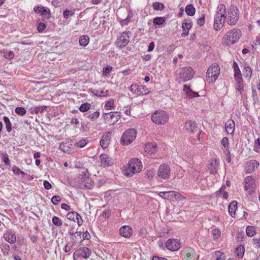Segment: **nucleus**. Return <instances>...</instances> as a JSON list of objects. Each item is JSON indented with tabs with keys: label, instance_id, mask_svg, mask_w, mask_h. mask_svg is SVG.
<instances>
[{
	"label": "nucleus",
	"instance_id": "f257e3e1",
	"mask_svg": "<svg viewBox=\"0 0 260 260\" xmlns=\"http://www.w3.org/2000/svg\"><path fill=\"white\" fill-rule=\"evenodd\" d=\"M218 12L215 15L214 20V29L218 31L223 27L226 17L225 16V7L224 5H219L217 7Z\"/></svg>",
	"mask_w": 260,
	"mask_h": 260
},
{
	"label": "nucleus",
	"instance_id": "f03ea898",
	"mask_svg": "<svg viewBox=\"0 0 260 260\" xmlns=\"http://www.w3.org/2000/svg\"><path fill=\"white\" fill-rule=\"evenodd\" d=\"M242 35L241 31L238 28L231 29L228 31L222 39L224 45L230 46L237 43Z\"/></svg>",
	"mask_w": 260,
	"mask_h": 260
},
{
	"label": "nucleus",
	"instance_id": "7ed1b4c3",
	"mask_svg": "<svg viewBox=\"0 0 260 260\" xmlns=\"http://www.w3.org/2000/svg\"><path fill=\"white\" fill-rule=\"evenodd\" d=\"M142 164L141 160L137 158L131 159L127 166L125 167L124 175L132 176L133 174L138 173L142 170Z\"/></svg>",
	"mask_w": 260,
	"mask_h": 260
},
{
	"label": "nucleus",
	"instance_id": "20e7f679",
	"mask_svg": "<svg viewBox=\"0 0 260 260\" xmlns=\"http://www.w3.org/2000/svg\"><path fill=\"white\" fill-rule=\"evenodd\" d=\"M73 185L80 188L92 189L94 184L91 179L89 177L88 174L83 173V174H80L75 179Z\"/></svg>",
	"mask_w": 260,
	"mask_h": 260
},
{
	"label": "nucleus",
	"instance_id": "39448f33",
	"mask_svg": "<svg viewBox=\"0 0 260 260\" xmlns=\"http://www.w3.org/2000/svg\"><path fill=\"white\" fill-rule=\"evenodd\" d=\"M239 9L235 6H231L228 9L226 15V22L231 25H235L238 21L239 17Z\"/></svg>",
	"mask_w": 260,
	"mask_h": 260
},
{
	"label": "nucleus",
	"instance_id": "423d86ee",
	"mask_svg": "<svg viewBox=\"0 0 260 260\" xmlns=\"http://www.w3.org/2000/svg\"><path fill=\"white\" fill-rule=\"evenodd\" d=\"M178 79L179 82H186L192 78L194 72L190 67H184L180 69L178 71Z\"/></svg>",
	"mask_w": 260,
	"mask_h": 260
},
{
	"label": "nucleus",
	"instance_id": "0eeeda50",
	"mask_svg": "<svg viewBox=\"0 0 260 260\" xmlns=\"http://www.w3.org/2000/svg\"><path fill=\"white\" fill-rule=\"evenodd\" d=\"M220 74V68L217 64H213L208 68L207 72L206 80L207 82H214Z\"/></svg>",
	"mask_w": 260,
	"mask_h": 260
},
{
	"label": "nucleus",
	"instance_id": "6e6552de",
	"mask_svg": "<svg viewBox=\"0 0 260 260\" xmlns=\"http://www.w3.org/2000/svg\"><path fill=\"white\" fill-rule=\"evenodd\" d=\"M151 119L156 124H164L168 121L169 116L164 111L158 110L152 114Z\"/></svg>",
	"mask_w": 260,
	"mask_h": 260
},
{
	"label": "nucleus",
	"instance_id": "1a4fd4ad",
	"mask_svg": "<svg viewBox=\"0 0 260 260\" xmlns=\"http://www.w3.org/2000/svg\"><path fill=\"white\" fill-rule=\"evenodd\" d=\"M244 189L249 194H252L255 190L256 178L251 176H247L244 179Z\"/></svg>",
	"mask_w": 260,
	"mask_h": 260
},
{
	"label": "nucleus",
	"instance_id": "9d476101",
	"mask_svg": "<svg viewBox=\"0 0 260 260\" xmlns=\"http://www.w3.org/2000/svg\"><path fill=\"white\" fill-rule=\"evenodd\" d=\"M137 132L134 128H129L122 135L121 138V143L128 145L131 143L136 138Z\"/></svg>",
	"mask_w": 260,
	"mask_h": 260
},
{
	"label": "nucleus",
	"instance_id": "9b49d317",
	"mask_svg": "<svg viewBox=\"0 0 260 260\" xmlns=\"http://www.w3.org/2000/svg\"><path fill=\"white\" fill-rule=\"evenodd\" d=\"M158 195L164 199L170 200H172L173 198L179 200H182L184 199V197L179 192L174 191L159 192Z\"/></svg>",
	"mask_w": 260,
	"mask_h": 260
},
{
	"label": "nucleus",
	"instance_id": "f8f14e48",
	"mask_svg": "<svg viewBox=\"0 0 260 260\" xmlns=\"http://www.w3.org/2000/svg\"><path fill=\"white\" fill-rule=\"evenodd\" d=\"M130 90L133 93L139 95L147 94L150 91L146 86L143 85H137L136 84H133L131 86Z\"/></svg>",
	"mask_w": 260,
	"mask_h": 260
},
{
	"label": "nucleus",
	"instance_id": "ddd939ff",
	"mask_svg": "<svg viewBox=\"0 0 260 260\" xmlns=\"http://www.w3.org/2000/svg\"><path fill=\"white\" fill-rule=\"evenodd\" d=\"M91 250L87 247H82L75 251L73 254L74 259H76L79 257H82L84 258H88L91 254Z\"/></svg>",
	"mask_w": 260,
	"mask_h": 260
},
{
	"label": "nucleus",
	"instance_id": "4468645a",
	"mask_svg": "<svg viewBox=\"0 0 260 260\" xmlns=\"http://www.w3.org/2000/svg\"><path fill=\"white\" fill-rule=\"evenodd\" d=\"M171 170L168 165L164 164L161 165L157 171V176L164 179H168L170 176Z\"/></svg>",
	"mask_w": 260,
	"mask_h": 260
},
{
	"label": "nucleus",
	"instance_id": "2eb2a0df",
	"mask_svg": "<svg viewBox=\"0 0 260 260\" xmlns=\"http://www.w3.org/2000/svg\"><path fill=\"white\" fill-rule=\"evenodd\" d=\"M195 255V250L191 247H186L181 252V257L183 260H193Z\"/></svg>",
	"mask_w": 260,
	"mask_h": 260
},
{
	"label": "nucleus",
	"instance_id": "dca6fc26",
	"mask_svg": "<svg viewBox=\"0 0 260 260\" xmlns=\"http://www.w3.org/2000/svg\"><path fill=\"white\" fill-rule=\"evenodd\" d=\"M166 246L169 250L177 251L180 248V243L177 239H170L167 241Z\"/></svg>",
	"mask_w": 260,
	"mask_h": 260
},
{
	"label": "nucleus",
	"instance_id": "f3484780",
	"mask_svg": "<svg viewBox=\"0 0 260 260\" xmlns=\"http://www.w3.org/2000/svg\"><path fill=\"white\" fill-rule=\"evenodd\" d=\"M129 36L126 32H123L117 38V41L115 43V45L119 48L125 47L129 42Z\"/></svg>",
	"mask_w": 260,
	"mask_h": 260
},
{
	"label": "nucleus",
	"instance_id": "a211bd4d",
	"mask_svg": "<svg viewBox=\"0 0 260 260\" xmlns=\"http://www.w3.org/2000/svg\"><path fill=\"white\" fill-rule=\"evenodd\" d=\"M219 161L216 159H212L207 165L210 173L215 175L218 169Z\"/></svg>",
	"mask_w": 260,
	"mask_h": 260
},
{
	"label": "nucleus",
	"instance_id": "6ab92c4d",
	"mask_svg": "<svg viewBox=\"0 0 260 260\" xmlns=\"http://www.w3.org/2000/svg\"><path fill=\"white\" fill-rule=\"evenodd\" d=\"M259 166V163L255 160H252L248 161L246 164L245 171L247 173L251 172L256 170Z\"/></svg>",
	"mask_w": 260,
	"mask_h": 260
},
{
	"label": "nucleus",
	"instance_id": "aec40b11",
	"mask_svg": "<svg viewBox=\"0 0 260 260\" xmlns=\"http://www.w3.org/2000/svg\"><path fill=\"white\" fill-rule=\"evenodd\" d=\"M101 164L104 167L111 166L114 164V160L106 154H102L100 156Z\"/></svg>",
	"mask_w": 260,
	"mask_h": 260
},
{
	"label": "nucleus",
	"instance_id": "412c9836",
	"mask_svg": "<svg viewBox=\"0 0 260 260\" xmlns=\"http://www.w3.org/2000/svg\"><path fill=\"white\" fill-rule=\"evenodd\" d=\"M67 218L69 220L77 222L79 225L82 224L83 221L80 215L76 212H69L67 215Z\"/></svg>",
	"mask_w": 260,
	"mask_h": 260
},
{
	"label": "nucleus",
	"instance_id": "4be33fe9",
	"mask_svg": "<svg viewBox=\"0 0 260 260\" xmlns=\"http://www.w3.org/2000/svg\"><path fill=\"white\" fill-rule=\"evenodd\" d=\"M185 127L187 131L190 134L196 133L198 130L196 123L191 120L186 121Z\"/></svg>",
	"mask_w": 260,
	"mask_h": 260
},
{
	"label": "nucleus",
	"instance_id": "5701e85b",
	"mask_svg": "<svg viewBox=\"0 0 260 260\" xmlns=\"http://www.w3.org/2000/svg\"><path fill=\"white\" fill-rule=\"evenodd\" d=\"M119 233L122 236L129 238L132 235L133 230L129 226L124 225L120 229Z\"/></svg>",
	"mask_w": 260,
	"mask_h": 260
},
{
	"label": "nucleus",
	"instance_id": "b1692460",
	"mask_svg": "<svg viewBox=\"0 0 260 260\" xmlns=\"http://www.w3.org/2000/svg\"><path fill=\"white\" fill-rule=\"evenodd\" d=\"M109 116H110L109 119L108 121L110 124H114L116 122L118 121L119 119L120 118V115L118 114V112H111L110 113H107L105 114V119H107L109 118Z\"/></svg>",
	"mask_w": 260,
	"mask_h": 260
},
{
	"label": "nucleus",
	"instance_id": "393cba45",
	"mask_svg": "<svg viewBox=\"0 0 260 260\" xmlns=\"http://www.w3.org/2000/svg\"><path fill=\"white\" fill-rule=\"evenodd\" d=\"M111 138L110 132H108L104 134L100 141V145L103 148H107L110 142Z\"/></svg>",
	"mask_w": 260,
	"mask_h": 260
},
{
	"label": "nucleus",
	"instance_id": "a878e982",
	"mask_svg": "<svg viewBox=\"0 0 260 260\" xmlns=\"http://www.w3.org/2000/svg\"><path fill=\"white\" fill-rule=\"evenodd\" d=\"M4 239L10 243H14L16 241L15 234L12 231H7L4 235Z\"/></svg>",
	"mask_w": 260,
	"mask_h": 260
},
{
	"label": "nucleus",
	"instance_id": "bb28decb",
	"mask_svg": "<svg viewBox=\"0 0 260 260\" xmlns=\"http://www.w3.org/2000/svg\"><path fill=\"white\" fill-rule=\"evenodd\" d=\"M235 128V123L233 120L229 119L225 124V129L229 134H233Z\"/></svg>",
	"mask_w": 260,
	"mask_h": 260
},
{
	"label": "nucleus",
	"instance_id": "cd10ccee",
	"mask_svg": "<svg viewBox=\"0 0 260 260\" xmlns=\"http://www.w3.org/2000/svg\"><path fill=\"white\" fill-rule=\"evenodd\" d=\"M144 150L149 154H154L156 151V145L153 143L148 142L145 144Z\"/></svg>",
	"mask_w": 260,
	"mask_h": 260
},
{
	"label": "nucleus",
	"instance_id": "c85d7f7f",
	"mask_svg": "<svg viewBox=\"0 0 260 260\" xmlns=\"http://www.w3.org/2000/svg\"><path fill=\"white\" fill-rule=\"evenodd\" d=\"M183 90L185 92L186 96L189 98H192L199 96L198 92L192 91L187 85H184Z\"/></svg>",
	"mask_w": 260,
	"mask_h": 260
},
{
	"label": "nucleus",
	"instance_id": "c756f323",
	"mask_svg": "<svg viewBox=\"0 0 260 260\" xmlns=\"http://www.w3.org/2000/svg\"><path fill=\"white\" fill-rule=\"evenodd\" d=\"M235 253L238 258H242L245 252V248L243 245H239L235 249Z\"/></svg>",
	"mask_w": 260,
	"mask_h": 260
},
{
	"label": "nucleus",
	"instance_id": "7c9ffc66",
	"mask_svg": "<svg viewBox=\"0 0 260 260\" xmlns=\"http://www.w3.org/2000/svg\"><path fill=\"white\" fill-rule=\"evenodd\" d=\"M237 202H233L229 206V212L231 216L234 217L237 209Z\"/></svg>",
	"mask_w": 260,
	"mask_h": 260
},
{
	"label": "nucleus",
	"instance_id": "2f4dec72",
	"mask_svg": "<svg viewBox=\"0 0 260 260\" xmlns=\"http://www.w3.org/2000/svg\"><path fill=\"white\" fill-rule=\"evenodd\" d=\"M186 13L189 16H193L195 14L196 10L193 5L189 4L186 6L185 8Z\"/></svg>",
	"mask_w": 260,
	"mask_h": 260
},
{
	"label": "nucleus",
	"instance_id": "473e14b6",
	"mask_svg": "<svg viewBox=\"0 0 260 260\" xmlns=\"http://www.w3.org/2000/svg\"><path fill=\"white\" fill-rule=\"evenodd\" d=\"M89 38L87 36H82L79 39V44L81 46H86L89 43Z\"/></svg>",
	"mask_w": 260,
	"mask_h": 260
},
{
	"label": "nucleus",
	"instance_id": "72a5a7b5",
	"mask_svg": "<svg viewBox=\"0 0 260 260\" xmlns=\"http://www.w3.org/2000/svg\"><path fill=\"white\" fill-rule=\"evenodd\" d=\"M86 115H87L86 117L91 119V120H94L97 119L100 115V113L99 111H95L92 113H86Z\"/></svg>",
	"mask_w": 260,
	"mask_h": 260
},
{
	"label": "nucleus",
	"instance_id": "f704fd0d",
	"mask_svg": "<svg viewBox=\"0 0 260 260\" xmlns=\"http://www.w3.org/2000/svg\"><path fill=\"white\" fill-rule=\"evenodd\" d=\"M91 108V105L88 103L82 104L79 107V110L82 112L88 111Z\"/></svg>",
	"mask_w": 260,
	"mask_h": 260
},
{
	"label": "nucleus",
	"instance_id": "c9c22d12",
	"mask_svg": "<svg viewBox=\"0 0 260 260\" xmlns=\"http://www.w3.org/2000/svg\"><path fill=\"white\" fill-rule=\"evenodd\" d=\"M236 81V88L237 91L240 94H242V93L244 91V85H243V80H242V81Z\"/></svg>",
	"mask_w": 260,
	"mask_h": 260
},
{
	"label": "nucleus",
	"instance_id": "e433bc0d",
	"mask_svg": "<svg viewBox=\"0 0 260 260\" xmlns=\"http://www.w3.org/2000/svg\"><path fill=\"white\" fill-rule=\"evenodd\" d=\"M246 234L249 237H253L256 233L255 228L253 226H248L246 230Z\"/></svg>",
	"mask_w": 260,
	"mask_h": 260
},
{
	"label": "nucleus",
	"instance_id": "4c0bfd02",
	"mask_svg": "<svg viewBox=\"0 0 260 260\" xmlns=\"http://www.w3.org/2000/svg\"><path fill=\"white\" fill-rule=\"evenodd\" d=\"M211 233L214 240L218 239L221 236V232L218 229H212Z\"/></svg>",
	"mask_w": 260,
	"mask_h": 260
},
{
	"label": "nucleus",
	"instance_id": "58836bf2",
	"mask_svg": "<svg viewBox=\"0 0 260 260\" xmlns=\"http://www.w3.org/2000/svg\"><path fill=\"white\" fill-rule=\"evenodd\" d=\"M101 20L96 16H94L92 21L90 22V25L93 27L96 28L101 23Z\"/></svg>",
	"mask_w": 260,
	"mask_h": 260
},
{
	"label": "nucleus",
	"instance_id": "ea45409f",
	"mask_svg": "<svg viewBox=\"0 0 260 260\" xmlns=\"http://www.w3.org/2000/svg\"><path fill=\"white\" fill-rule=\"evenodd\" d=\"M15 111L17 114H18L20 116H24L26 113V110L22 107H17L15 109Z\"/></svg>",
	"mask_w": 260,
	"mask_h": 260
},
{
	"label": "nucleus",
	"instance_id": "a19ab883",
	"mask_svg": "<svg viewBox=\"0 0 260 260\" xmlns=\"http://www.w3.org/2000/svg\"><path fill=\"white\" fill-rule=\"evenodd\" d=\"M4 121L6 124V127L7 131L8 132H10L12 130V126H11V123L10 122L9 119L7 117L5 116L4 117Z\"/></svg>",
	"mask_w": 260,
	"mask_h": 260
},
{
	"label": "nucleus",
	"instance_id": "79ce46f5",
	"mask_svg": "<svg viewBox=\"0 0 260 260\" xmlns=\"http://www.w3.org/2000/svg\"><path fill=\"white\" fill-rule=\"evenodd\" d=\"M234 76L236 81H242V77L240 69L234 70Z\"/></svg>",
	"mask_w": 260,
	"mask_h": 260
},
{
	"label": "nucleus",
	"instance_id": "37998d69",
	"mask_svg": "<svg viewBox=\"0 0 260 260\" xmlns=\"http://www.w3.org/2000/svg\"><path fill=\"white\" fill-rule=\"evenodd\" d=\"M52 221L53 223L57 226H60L62 224L61 220L57 216L53 217Z\"/></svg>",
	"mask_w": 260,
	"mask_h": 260
},
{
	"label": "nucleus",
	"instance_id": "c03bdc74",
	"mask_svg": "<svg viewBox=\"0 0 260 260\" xmlns=\"http://www.w3.org/2000/svg\"><path fill=\"white\" fill-rule=\"evenodd\" d=\"M165 21V19L164 17H156L155 18L153 22L155 25H161Z\"/></svg>",
	"mask_w": 260,
	"mask_h": 260
},
{
	"label": "nucleus",
	"instance_id": "a18cd8bd",
	"mask_svg": "<svg viewBox=\"0 0 260 260\" xmlns=\"http://www.w3.org/2000/svg\"><path fill=\"white\" fill-rule=\"evenodd\" d=\"M114 100H111L108 101L105 105V107L107 110H111L114 108Z\"/></svg>",
	"mask_w": 260,
	"mask_h": 260
},
{
	"label": "nucleus",
	"instance_id": "49530a36",
	"mask_svg": "<svg viewBox=\"0 0 260 260\" xmlns=\"http://www.w3.org/2000/svg\"><path fill=\"white\" fill-rule=\"evenodd\" d=\"M215 256H216V260H224L225 255L221 252L217 251L215 253Z\"/></svg>",
	"mask_w": 260,
	"mask_h": 260
},
{
	"label": "nucleus",
	"instance_id": "de8ad7c7",
	"mask_svg": "<svg viewBox=\"0 0 260 260\" xmlns=\"http://www.w3.org/2000/svg\"><path fill=\"white\" fill-rule=\"evenodd\" d=\"M153 7L155 10H162L164 8V6L161 3L155 2L153 3Z\"/></svg>",
	"mask_w": 260,
	"mask_h": 260
},
{
	"label": "nucleus",
	"instance_id": "09e8293b",
	"mask_svg": "<svg viewBox=\"0 0 260 260\" xmlns=\"http://www.w3.org/2000/svg\"><path fill=\"white\" fill-rule=\"evenodd\" d=\"M40 14L45 18H49L50 17L49 10L48 9H44V8Z\"/></svg>",
	"mask_w": 260,
	"mask_h": 260
},
{
	"label": "nucleus",
	"instance_id": "8fccbe9b",
	"mask_svg": "<svg viewBox=\"0 0 260 260\" xmlns=\"http://www.w3.org/2000/svg\"><path fill=\"white\" fill-rule=\"evenodd\" d=\"M182 27L183 29H186L187 30H189L191 27V23L190 21L186 20L183 22Z\"/></svg>",
	"mask_w": 260,
	"mask_h": 260
},
{
	"label": "nucleus",
	"instance_id": "3c124183",
	"mask_svg": "<svg viewBox=\"0 0 260 260\" xmlns=\"http://www.w3.org/2000/svg\"><path fill=\"white\" fill-rule=\"evenodd\" d=\"M4 57L7 59H11L14 57V53L12 51H4Z\"/></svg>",
	"mask_w": 260,
	"mask_h": 260
},
{
	"label": "nucleus",
	"instance_id": "603ef678",
	"mask_svg": "<svg viewBox=\"0 0 260 260\" xmlns=\"http://www.w3.org/2000/svg\"><path fill=\"white\" fill-rule=\"evenodd\" d=\"M221 144L226 150H229V139L226 137H224L221 140Z\"/></svg>",
	"mask_w": 260,
	"mask_h": 260
},
{
	"label": "nucleus",
	"instance_id": "864d4df0",
	"mask_svg": "<svg viewBox=\"0 0 260 260\" xmlns=\"http://www.w3.org/2000/svg\"><path fill=\"white\" fill-rule=\"evenodd\" d=\"M244 70H245V77H249V78H250L251 76V74H252L251 68L250 67L247 66V67H245Z\"/></svg>",
	"mask_w": 260,
	"mask_h": 260
},
{
	"label": "nucleus",
	"instance_id": "5fc2aeb1",
	"mask_svg": "<svg viewBox=\"0 0 260 260\" xmlns=\"http://www.w3.org/2000/svg\"><path fill=\"white\" fill-rule=\"evenodd\" d=\"M254 149L256 152H258L260 149V139L259 138L255 140Z\"/></svg>",
	"mask_w": 260,
	"mask_h": 260
},
{
	"label": "nucleus",
	"instance_id": "6e6d98bb",
	"mask_svg": "<svg viewBox=\"0 0 260 260\" xmlns=\"http://www.w3.org/2000/svg\"><path fill=\"white\" fill-rule=\"evenodd\" d=\"M108 93V90L104 91V90H97L96 91L95 94L97 96H104L107 95Z\"/></svg>",
	"mask_w": 260,
	"mask_h": 260
},
{
	"label": "nucleus",
	"instance_id": "4d7b16f0",
	"mask_svg": "<svg viewBox=\"0 0 260 260\" xmlns=\"http://www.w3.org/2000/svg\"><path fill=\"white\" fill-rule=\"evenodd\" d=\"M87 144L86 140L84 139L80 140L76 143V146L79 148H82L86 145Z\"/></svg>",
	"mask_w": 260,
	"mask_h": 260
},
{
	"label": "nucleus",
	"instance_id": "13d9d810",
	"mask_svg": "<svg viewBox=\"0 0 260 260\" xmlns=\"http://www.w3.org/2000/svg\"><path fill=\"white\" fill-rule=\"evenodd\" d=\"M112 70V67L108 66L105 68H103V74L104 75H108L111 72Z\"/></svg>",
	"mask_w": 260,
	"mask_h": 260
},
{
	"label": "nucleus",
	"instance_id": "bf43d9fd",
	"mask_svg": "<svg viewBox=\"0 0 260 260\" xmlns=\"http://www.w3.org/2000/svg\"><path fill=\"white\" fill-rule=\"evenodd\" d=\"M12 171L16 175L21 174L22 176H23L25 174L24 172L21 171L19 168H17L15 166L13 167Z\"/></svg>",
	"mask_w": 260,
	"mask_h": 260
},
{
	"label": "nucleus",
	"instance_id": "052dcab7",
	"mask_svg": "<svg viewBox=\"0 0 260 260\" xmlns=\"http://www.w3.org/2000/svg\"><path fill=\"white\" fill-rule=\"evenodd\" d=\"M60 200V197L57 196H54L51 199V202L54 205L58 204Z\"/></svg>",
	"mask_w": 260,
	"mask_h": 260
},
{
	"label": "nucleus",
	"instance_id": "680f3d73",
	"mask_svg": "<svg viewBox=\"0 0 260 260\" xmlns=\"http://www.w3.org/2000/svg\"><path fill=\"white\" fill-rule=\"evenodd\" d=\"M74 14V12L70 11L68 10H66L63 11V15L65 18H68L69 16H72Z\"/></svg>",
	"mask_w": 260,
	"mask_h": 260
},
{
	"label": "nucleus",
	"instance_id": "e2e57ef3",
	"mask_svg": "<svg viewBox=\"0 0 260 260\" xmlns=\"http://www.w3.org/2000/svg\"><path fill=\"white\" fill-rule=\"evenodd\" d=\"M253 246L256 248L260 247V238H254L253 239Z\"/></svg>",
	"mask_w": 260,
	"mask_h": 260
},
{
	"label": "nucleus",
	"instance_id": "0e129e2a",
	"mask_svg": "<svg viewBox=\"0 0 260 260\" xmlns=\"http://www.w3.org/2000/svg\"><path fill=\"white\" fill-rule=\"evenodd\" d=\"M155 174V171L152 170H148L146 172V175L148 178H152Z\"/></svg>",
	"mask_w": 260,
	"mask_h": 260
},
{
	"label": "nucleus",
	"instance_id": "69168bd1",
	"mask_svg": "<svg viewBox=\"0 0 260 260\" xmlns=\"http://www.w3.org/2000/svg\"><path fill=\"white\" fill-rule=\"evenodd\" d=\"M46 28V25L43 23H40L38 26V30L39 32L43 31Z\"/></svg>",
	"mask_w": 260,
	"mask_h": 260
},
{
	"label": "nucleus",
	"instance_id": "338daca9",
	"mask_svg": "<svg viewBox=\"0 0 260 260\" xmlns=\"http://www.w3.org/2000/svg\"><path fill=\"white\" fill-rule=\"evenodd\" d=\"M3 161L5 164L7 165H9L10 164V162L8 157V155L7 154L3 155Z\"/></svg>",
	"mask_w": 260,
	"mask_h": 260
},
{
	"label": "nucleus",
	"instance_id": "774afa93",
	"mask_svg": "<svg viewBox=\"0 0 260 260\" xmlns=\"http://www.w3.org/2000/svg\"><path fill=\"white\" fill-rule=\"evenodd\" d=\"M73 247V244H70V243L67 244L64 248V251L65 252H68L70 251L72 249V248Z\"/></svg>",
	"mask_w": 260,
	"mask_h": 260
}]
</instances>
